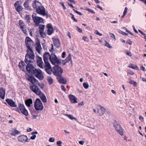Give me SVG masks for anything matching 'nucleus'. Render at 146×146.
Here are the masks:
<instances>
[{
    "label": "nucleus",
    "instance_id": "ddd939ff",
    "mask_svg": "<svg viewBox=\"0 0 146 146\" xmlns=\"http://www.w3.org/2000/svg\"><path fill=\"white\" fill-rule=\"evenodd\" d=\"M20 2L21 3V1H17L14 4V6L16 11L19 13L23 9L22 6L20 5L19 4Z\"/></svg>",
    "mask_w": 146,
    "mask_h": 146
},
{
    "label": "nucleus",
    "instance_id": "a878e982",
    "mask_svg": "<svg viewBox=\"0 0 146 146\" xmlns=\"http://www.w3.org/2000/svg\"><path fill=\"white\" fill-rule=\"evenodd\" d=\"M25 103L26 105L28 107L31 106V104L33 103V100L31 98L28 99L25 102Z\"/></svg>",
    "mask_w": 146,
    "mask_h": 146
},
{
    "label": "nucleus",
    "instance_id": "39448f33",
    "mask_svg": "<svg viewBox=\"0 0 146 146\" xmlns=\"http://www.w3.org/2000/svg\"><path fill=\"white\" fill-rule=\"evenodd\" d=\"M34 106L36 110L41 111L43 108L42 104L40 100L38 98L36 99L35 102Z\"/></svg>",
    "mask_w": 146,
    "mask_h": 146
},
{
    "label": "nucleus",
    "instance_id": "79ce46f5",
    "mask_svg": "<svg viewBox=\"0 0 146 146\" xmlns=\"http://www.w3.org/2000/svg\"><path fill=\"white\" fill-rule=\"evenodd\" d=\"M129 82L134 86H135L137 84V83L132 80H130Z\"/></svg>",
    "mask_w": 146,
    "mask_h": 146
},
{
    "label": "nucleus",
    "instance_id": "393cba45",
    "mask_svg": "<svg viewBox=\"0 0 146 146\" xmlns=\"http://www.w3.org/2000/svg\"><path fill=\"white\" fill-rule=\"evenodd\" d=\"M5 95V90L3 88H0V97L3 99H4Z\"/></svg>",
    "mask_w": 146,
    "mask_h": 146
},
{
    "label": "nucleus",
    "instance_id": "774afa93",
    "mask_svg": "<svg viewBox=\"0 0 146 146\" xmlns=\"http://www.w3.org/2000/svg\"><path fill=\"white\" fill-rule=\"evenodd\" d=\"M126 54L127 55L129 56H131L132 55L131 53L130 52H127Z\"/></svg>",
    "mask_w": 146,
    "mask_h": 146
},
{
    "label": "nucleus",
    "instance_id": "473e14b6",
    "mask_svg": "<svg viewBox=\"0 0 146 146\" xmlns=\"http://www.w3.org/2000/svg\"><path fill=\"white\" fill-rule=\"evenodd\" d=\"M10 106L12 107H17V105L12 99H10Z\"/></svg>",
    "mask_w": 146,
    "mask_h": 146
},
{
    "label": "nucleus",
    "instance_id": "e2e57ef3",
    "mask_svg": "<svg viewBox=\"0 0 146 146\" xmlns=\"http://www.w3.org/2000/svg\"><path fill=\"white\" fill-rule=\"evenodd\" d=\"M126 31L128 33H129L130 34H131V35H132L133 36H134V35L130 31H129L127 29L125 28Z\"/></svg>",
    "mask_w": 146,
    "mask_h": 146
},
{
    "label": "nucleus",
    "instance_id": "cd10ccee",
    "mask_svg": "<svg viewBox=\"0 0 146 146\" xmlns=\"http://www.w3.org/2000/svg\"><path fill=\"white\" fill-rule=\"evenodd\" d=\"M31 19V18L30 15H25V19L28 23H29L31 22L30 21Z\"/></svg>",
    "mask_w": 146,
    "mask_h": 146
},
{
    "label": "nucleus",
    "instance_id": "2f4dec72",
    "mask_svg": "<svg viewBox=\"0 0 146 146\" xmlns=\"http://www.w3.org/2000/svg\"><path fill=\"white\" fill-rule=\"evenodd\" d=\"M50 54L48 52H45L43 55V59L44 60H48L49 57H50Z\"/></svg>",
    "mask_w": 146,
    "mask_h": 146
},
{
    "label": "nucleus",
    "instance_id": "69168bd1",
    "mask_svg": "<svg viewBox=\"0 0 146 146\" xmlns=\"http://www.w3.org/2000/svg\"><path fill=\"white\" fill-rule=\"evenodd\" d=\"M47 27L48 28V29H50V28H53L50 24H48L47 25Z\"/></svg>",
    "mask_w": 146,
    "mask_h": 146
},
{
    "label": "nucleus",
    "instance_id": "c03bdc74",
    "mask_svg": "<svg viewBox=\"0 0 146 146\" xmlns=\"http://www.w3.org/2000/svg\"><path fill=\"white\" fill-rule=\"evenodd\" d=\"M106 44H105V46H106L109 48H111L112 47L111 46L108 42H107L106 41H105Z\"/></svg>",
    "mask_w": 146,
    "mask_h": 146
},
{
    "label": "nucleus",
    "instance_id": "de8ad7c7",
    "mask_svg": "<svg viewBox=\"0 0 146 146\" xmlns=\"http://www.w3.org/2000/svg\"><path fill=\"white\" fill-rule=\"evenodd\" d=\"M37 85H38L41 89H43L44 87V85L43 84H40L39 82V84Z\"/></svg>",
    "mask_w": 146,
    "mask_h": 146
},
{
    "label": "nucleus",
    "instance_id": "9b49d317",
    "mask_svg": "<svg viewBox=\"0 0 146 146\" xmlns=\"http://www.w3.org/2000/svg\"><path fill=\"white\" fill-rule=\"evenodd\" d=\"M30 88L32 91L37 95L40 94V93L41 92L40 89L36 85L30 86Z\"/></svg>",
    "mask_w": 146,
    "mask_h": 146
},
{
    "label": "nucleus",
    "instance_id": "49530a36",
    "mask_svg": "<svg viewBox=\"0 0 146 146\" xmlns=\"http://www.w3.org/2000/svg\"><path fill=\"white\" fill-rule=\"evenodd\" d=\"M119 33L122 34L123 35L127 36L128 35V34H127V33L123 32L120 30H119Z\"/></svg>",
    "mask_w": 146,
    "mask_h": 146
},
{
    "label": "nucleus",
    "instance_id": "bf43d9fd",
    "mask_svg": "<svg viewBox=\"0 0 146 146\" xmlns=\"http://www.w3.org/2000/svg\"><path fill=\"white\" fill-rule=\"evenodd\" d=\"M30 44H27L26 45L27 46V48L28 50L30 51H31V50H32V48L30 46Z\"/></svg>",
    "mask_w": 146,
    "mask_h": 146
},
{
    "label": "nucleus",
    "instance_id": "c756f323",
    "mask_svg": "<svg viewBox=\"0 0 146 146\" xmlns=\"http://www.w3.org/2000/svg\"><path fill=\"white\" fill-rule=\"evenodd\" d=\"M71 60V54H69L65 60L63 61L64 62V65L66 63L70 61Z\"/></svg>",
    "mask_w": 146,
    "mask_h": 146
},
{
    "label": "nucleus",
    "instance_id": "a211bd4d",
    "mask_svg": "<svg viewBox=\"0 0 146 146\" xmlns=\"http://www.w3.org/2000/svg\"><path fill=\"white\" fill-rule=\"evenodd\" d=\"M27 65L25 64V62L23 61H21L19 63V66L20 69L23 71H24L25 68H26V67Z\"/></svg>",
    "mask_w": 146,
    "mask_h": 146
},
{
    "label": "nucleus",
    "instance_id": "8fccbe9b",
    "mask_svg": "<svg viewBox=\"0 0 146 146\" xmlns=\"http://www.w3.org/2000/svg\"><path fill=\"white\" fill-rule=\"evenodd\" d=\"M73 10L74 11V12L76 13H77V14H79V15H83V14L82 13H80V12H79L78 11L74 9H73Z\"/></svg>",
    "mask_w": 146,
    "mask_h": 146
},
{
    "label": "nucleus",
    "instance_id": "13d9d810",
    "mask_svg": "<svg viewBox=\"0 0 146 146\" xmlns=\"http://www.w3.org/2000/svg\"><path fill=\"white\" fill-rule=\"evenodd\" d=\"M61 88L62 90L64 91L65 92L66 91V90L64 85H61Z\"/></svg>",
    "mask_w": 146,
    "mask_h": 146
},
{
    "label": "nucleus",
    "instance_id": "4468645a",
    "mask_svg": "<svg viewBox=\"0 0 146 146\" xmlns=\"http://www.w3.org/2000/svg\"><path fill=\"white\" fill-rule=\"evenodd\" d=\"M27 79L29 81L31 82L33 84V85H37V84H39L38 81L36 80L33 76L29 77V78H27Z\"/></svg>",
    "mask_w": 146,
    "mask_h": 146
},
{
    "label": "nucleus",
    "instance_id": "4d7b16f0",
    "mask_svg": "<svg viewBox=\"0 0 146 146\" xmlns=\"http://www.w3.org/2000/svg\"><path fill=\"white\" fill-rule=\"evenodd\" d=\"M128 74H129L130 75H133L134 74L133 72L131 70H129L128 72Z\"/></svg>",
    "mask_w": 146,
    "mask_h": 146
},
{
    "label": "nucleus",
    "instance_id": "423d86ee",
    "mask_svg": "<svg viewBox=\"0 0 146 146\" xmlns=\"http://www.w3.org/2000/svg\"><path fill=\"white\" fill-rule=\"evenodd\" d=\"M51 63L54 65H59L60 62L56 55L54 53L51 54L49 57Z\"/></svg>",
    "mask_w": 146,
    "mask_h": 146
},
{
    "label": "nucleus",
    "instance_id": "f257e3e1",
    "mask_svg": "<svg viewBox=\"0 0 146 146\" xmlns=\"http://www.w3.org/2000/svg\"><path fill=\"white\" fill-rule=\"evenodd\" d=\"M52 68V73L53 74L57 77L61 76L63 72V69L62 68L59 66V65H54Z\"/></svg>",
    "mask_w": 146,
    "mask_h": 146
},
{
    "label": "nucleus",
    "instance_id": "603ef678",
    "mask_svg": "<svg viewBox=\"0 0 146 146\" xmlns=\"http://www.w3.org/2000/svg\"><path fill=\"white\" fill-rule=\"evenodd\" d=\"M25 28V27H23V29H21L25 34H26L27 33V31L26 30Z\"/></svg>",
    "mask_w": 146,
    "mask_h": 146
},
{
    "label": "nucleus",
    "instance_id": "6e6552de",
    "mask_svg": "<svg viewBox=\"0 0 146 146\" xmlns=\"http://www.w3.org/2000/svg\"><path fill=\"white\" fill-rule=\"evenodd\" d=\"M33 75H34L39 80H42L44 78L43 74L40 70L36 69Z\"/></svg>",
    "mask_w": 146,
    "mask_h": 146
},
{
    "label": "nucleus",
    "instance_id": "6ab92c4d",
    "mask_svg": "<svg viewBox=\"0 0 146 146\" xmlns=\"http://www.w3.org/2000/svg\"><path fill=\"white\" fill-rule=\"evenodd\" d=\"M41 5V3L38 1L36 0H34L33 3L32 4V6L36 10L40 5Z\"/></svg>",
    "mask_w": 146,
    "mask_h": 146
},
{
    "label": "nucleus",
    "instance_id": "f03ea898",
    "mask_svg": "<svg viewBox=\"0 0 146 146\" xmlns=\"http://www.w3.org/2000/svg\"><path fill=\"white\" fill-rule=\"evenodd\" d=\"M113 126L115 130L121 135H123V129L119 123L116 120L113 122Z\"/></svg>",
    "mask_w": 146,
    "mask_h": 146
},
{
    "label": "nucleus",
    "instance_id": "5701e85b",
    "mask_svg": "<svg viewBox=\"0 0 146 146\" xmlns=\"http://www.w3.org/2000/svg\"><path fill=\"white\" fill-rule=\"evenodd\" d=\"M40 94H38V95L40 97L42 101L43 102L46 103L47 102V99L46 97L43 93L42 92L40 93Z\"/></svg>",
    "mask_w": 146,
    "mask_h": 146
},
{
    "label": "nucleus",
    "instance_id": "1a4fd4ad",
    "mask_svg": "<svg viewBox=\"0 0 146 146\" xmlns=\"http://www.w3.org/2000/svg\"><path fill=\"white\" fill-rule=\"evenodd\" d=\"M17 139L19 141L22 143H25L26 142H29L30 140V139H28L27 136L25 135L19 136Z\"/></svg>",
    "mask_w": 146,
    "mask_h": 146
},
{
    "label": "nucleus",
    "instance_id": "e433bc0d",
    "mask_svg": "<svg viewBox=\"0 0 146 146\" xmlns=\"http://www.w3.org/2000/svg\"><path fill=\"white\" fill-rule=\"evenodd\" d=\"M129 67L133 69L137 70H139V68L136 65L133 64H131L130 65Z\"/></svg>",
    "mask_w": 146,
    "mask_h": 146
},
{
    "label": "nucleus",
    "instance_id": "ea45409f",
    "mask_svg": "<svg viewBox=\"0 0 146 146\" xmlns=\"http://www.w3.org/2000/svg\"><path fill=\"white\" fill-rule=\"evenodd\" d=\"M53 28H50V29H47V34L48 35H51L53 33Z\"/></svg>",
    "mask_w": 146,
    "mask_h": 146
},
{
    "label": "nucleus",
    "instance_id": "c85d7f7f",
    "mask_svg": "<svg viewBox=\"0 0 146 146\" xmlns=\"http://www.w3.org/2000/svg\"><path fill=\"white\" fill-rule=\"evenodd\" d=\"M32 41V40L29 37L27 36L26 38L25 42L26 45L30 44Z\"/></svg>",
    "mask_w": 146,
    "mask_h": 146
},
{
    "label": "nucleus",
    "instance_id": "2eb2a0df",
    "mask_svg": "<svg viewBox=\"0 0 146 146\" xmlns=\"http://www.w3.org/2000/svg\"><path fill=\"white\" fill-rule=\"evenodd\" d=\"M36 48V51L39 53L40 54L42 48L40 44V41L38 40L35 44Z\"/></svg>",
    "mask_w": 146,
    "mask_h": 146
},
{
    "label": "nucleus",
    "instance_id": "f704fd0d",
    "mask_svg": "<svg viewBox=\"0 0 146 146\" xmlns=\"http://www.w3.org/2000/svg\"><path fill=\"white\" fill-rule=\"evenodd\" d=\"M19 24L21 29H23V27H25L23 21L20 20L19 21Z\"/></svg>",
    "mask_w": 146,
    "mask_h": 146
},
{
    "label": "nucleus",
    "instance_id": "7c9ffc66",
    "mask_svg": "<svg viewBox=\"0 0 146 146\" xmlns=\"http://www.w3.org/2000/svg\"><path fill=\"white\" fill-rule=\"evenodd\" d=\"M29 2V0H27L24 4V6L26 9L31 10V7L29 5L28 3Z\"/></svg>",
    "mask_w": 146,
    "mask_h": 146
},
{
    "label": "nucleus",
    "instance_id": "6e6d98bb",
    "mask_svg": "<svg viewBox=\"0 0 146 146\" xmlns=\"http://www.w3.org/2000/svg\"><path fill=\"white\" fill-rule=\"evenodd\" d=\"M110 37H112V38H113L115 40L116 39L115 36L114 35L111 33H110Z\"/></svg>",
    "mask_w": 146,
    "mask_h": 146
},
{
    "label": "nucleus",
    "instance_id": "4c0bfd02",
    "mask_svg": "<svg viewBox=\"0 0 146 146\" xmlns=\"http://www.w3.org/2000/svg\"><path fill=\"white\" fill-rule=\"evenodd\" d=\"M47 80L48 82L50 84H52L53 80L52 78L51 77H48Z\"/></svg>",
    "mask_w": 146,
    "mask_h": 146
},
{
    "label": "nucleus",
    "instance_id": "f8f14e48",
    "mask_svg": "<svg viewBox=\"0 0 146 146\" xmlns=\"http://www.w3.org/2000/svg\"><path fill=\"white\" fill-rule=\"evenodd\" d=\"M36 10L37 13L44 16L46 15L45 8L43 6L40 5Z\"/></svg>",
    "mask_w": 146,
    "mask_h": 146
},
{
    "label": "nucleus",
    "instance_id": "b1692460",
    "mask_svg": "<svg viewBox=\"0 0 146 146\" xmlns=\"http://www.w3.org/2000/svg\"><path fill=\"white\" fill-rule=\"evenodd\" d=\"M20 132L16 129H13V130L11 131L10 134L12 136H15L17 135H19Z\"/></svg>",
    "mask_w": 146,
    "mask_h": 146
},
{
    "label": "nucleus",
    "instance_id": "a19ab883",
    "mask_svg": "<svg viewBox=\"0 0 146 146\" xmlns=\"http://www.w3.org/2000/svg\"><path fill=\"white\" fill-rule=\"evenodd\" d=\"M39 32L43 31L44 27V25H39Z\"/></svg>",
    "mask_w": 146,
    "mask_h": 146
},
{
    "label": "nucleus",
    "instance_id": "338daca9",
    "mask_svg": "<svg viewBox=\"0 0 146 146\" xmlns=\"http://www.w3.org/2000/svg\"><path fill=\"white\" fill-rule=\"evenodd\" d=\"M51 45L52 46L51 49L50 50H49L50 52H52L54 51V47H53V44H51Z\"/></svg>",
    "mask_w": 146,
    "mask_h": 146
},
{
    "label": "nucleus",
    "instance_id": "dca6fc26",
    "mask_svg": "<svg viewBox=\"0 0 146 146\" xmlns=\"http://www.w3.org/2000/svg\"><path fill=\"white\" fill-rule=\"evenodd\" d=\"M98 106L99 108L100 107V109L97 111V113H99L100 115L102 116L105 113L106 111L105 109L103 106L100 105H99Z\"/></svg>",
    "mask_w": 146,
    "mask_h": 146
},
{
    "label": "nucleus",
    "instance_id": "7ed1b4c3",
    "mask_svg": "<svg viewBox=\"0 0 146 146\" xmlns=\"http://www.w3.org/2000/svg\"><path fill=\"white\" fill-rule=\"evenodd\" d=\"M37 14L34 13L32 16L33 20L36 26H39L40 23H44V19L41 17L36 16Z\"/></svg>",
    "mask_w": 146,
    "mask_h": 146
},
{
    "label": "nucleus",
    "instance_id": "a18cd8bd",
    "mask_svg": "<svg viewBox=\"0 0 146 146\" xmlns=\"http://www.w3.org/2000/svg\"><path fill=\"white\" fill-rule=\"evenodd\" d=\"M39 32L40 34L42 37L44 38L45 37L46 35L45 33H44V31Z\"/></svg>",
    "mask_w": 146,
    "mask_h": 146
},
{
    "label": "nucleus",
    "instance_id": "864d4df0",
    "mask_svg": "<svg viewBox=\"0 0 146 146\" xmlns=\"http://www.w3.org/2000/svg\"><path fill=\"white\" fill-rule=\"evenodd\" d=\"M82 39L83 40H84L85 41L88 42V38L86 36H84L82 38Z\"/></svg>",
    "mask_w": 146,
    "mask_h": 146
},
{
    "label": "nucleus",
    "instance_id": "0eeeda50",
    "mask_svg": "<svg viewBox=\"0 0 146 146\" xmlns=\"http://www.w3.org/2000/svg\"><path fill=\"white\" fill-rule=\"evenodd\" d=\"M27 53L25 55V62L27 64V65L29 64H31L35 62L34 60V58H31V57L29 55L28 53L29 51L28 50L27 51Z\"/></svg>",
    "mask_w": 146,
    "mask_h": 146
},
{
    "label": "nucleus",
    "instance_id": "aec40b11",
    "mask_svg": "<svg viewBox=\"0 0 146 146\" xmlns=\"http://www.w3.org/2000/svg\"><path fill=\"white\" fill-rule=\"evenodd\" d=\"M68 98L70 100L72 103H76L77 102V98L73 95L70 94L68 95Z\"/></svg>",
    "mask_w": 146,
    "mask_h": 146
},
{
    "label": "nucleus",
    "instance_id": "9d476101",
    "mask_svg": "<svg viewBox=\"0 0 146 146\" xmlns=\"http://www.w3.org/2000/svg\"><path fill=\"white\" fill-rule=\"evenodd\" d=\"M36 69L34 67L33 64H29L26 67V70L30 74H33Z\"/></svg>",
    "mask_w": 146,
    "mask_h": 146
},
{
    "label": "nucleus",
    "instance_id": "09e8293b",
    "mask_svg": "<svg viewBox=\"0 0 146 146\" xmlns=\"http://www.w3.org/2000/svg\"><path fill=\"white\" fill-rule=\"evenodd\" d=\"M126 43L127 44H129L130 45H131V44H132V42L131 40L130 39H128L127 40V41L126 42Z\"/></svg>",
    "mask_w": 146,
    "mask_h": 146
},
{
    "label": "nucleus",
    "instance_id": "37998d69",
    "mask_svg": "<svg viewBox=\"0 0 146 146\" xmlns=\"http://www.w3.org/2000/svg\"><path fill=\"white\" fill-rule=\"evenodd\" d=\"M83 86L84 88L86 89H88L89 87V85L87 83H84L83 84Z\"/></svg>",
    "mask_w": 146,
    "mask_h": 146
},
{
    "label": "nucleus",
    "instance_id": "0e129e2a",
    "mask_svg": "<svg viewBox=\"0 0 146 146\" xmlns=\"http://www.w3.org/2000/svg\"><path fill=\"white\" fill-rule=\"evenodd\" d=\"M71 18L74 21L76 22H77L78 21L77 20L74 18V15H73L72 16Z\"/></svg>",
    "mask_w": 146,
    "mask_h": 146
},
{
    "label": "nucleus",
    "instance_id": "4be33fe9",
    "mask_svg": "<svg viewBox=\"0 0 146 146\" xmlns=\"http://www.w3.org/2000/svg\"><path fill=\"white\" fill-rule=\"evenodd\" d=\"M37 63L38 66L41 68H43V63L42 61V58L39 57L37 60Z\"/></svg>",
    "mask_w": 146,
    "mask_h": 146
},
{
    "label": "nucleus",
    "instance_id": "f3484780",
    "mask_svg": "<svg viewBox=\"0 0 146 146\" xmlns=\"http://www.w3.org/2000/svg\"><path fill=\"white\" fill-rule=\"evenodd\" d=\"M57 79L60 83L64 84L67 83V81L66 78H63L62 76L57 77Z\"/></svg>",
    "mask_w": 146,
    "mask_h": 146
},
{
    "label": "nucleus",
    "instance_id": "680f3d73",
    "mask_svg": "<svg viewBox=\"0 0 146 146\" xmlns=\"http://www.w3.org/2000/svg\"><path fill=\"white\" fill-rule=\"evenodd\" d=\"M42 44L43 45V48L44 50H46V49L47 48L46 47V43L45 42L43 43Z\"/></svg>",
    "mask_w": 146,
    "mask_h": 146
},
{
    "label": "nucleus",
    "instance_id": "bb28decb",
    "mask_svg": "<svg viewBox=\"0 0 146 146\" xmlns=\"http://www.w3.org/2000/svg\"><path fill=\"white\" fill-rule=\"evenodd\" d=\"M45 70L47 73L49 74H51L52 72V69L51 66L45 67Z\"/></svg>",
    "mask_w": 146,
    "mask_h": 146
},
{
    "label": "nucleus",
    "instance_id": "c9c22d12",
    "mask_svg": "<svg viewBox=\"0 0 146 146\" xmlns=\"http://www.w3.org/2000/svg\"><path fill=\"white\" fill-rule=\"evenodd\" d=\"M29 51V52L28 53L29 55L31 57V58H35V54L34 53L33 50H31V51H29Z\"/></svg>",
    "mask_w": 146,
    "mask_h": 146
},
{
    "label": "nucleus",
    "instance_id": "20e7f679",
    "mask_svg": "<svg viewBox=\"0 0 146 146\" xmlns=\"http://www.w3.org/2000/svg\"><path fill=\"white\" fill-rule=\"evenodd\" d=\"M15 110L19 113H22L26 116H27L28 114L27 111L23 104H20L18 107Z\"/></svg>",
    "mask_w": 146,
    "mask_h": 146
},
{
    "label": "nucleus",
    "instance_id": "72a5a7b5",
    "mask_svg": "<svg viewBox=\"0 0 146 146\" xmlns=\"http://www.w3.org/2000/svg\"><path fill=\"white\" fill-rule=\"evenodd\" d=\"M44 64H43V67H46L51 66L48 60H44Z\"/></svg>",
    "mask_w": 146,
    "mask_h": 146
},
{
    "label": "nucleus",
    "instance_id": "58836bf2",
    "mask_svg": "<svg viewBox=\"0 0 146 146\" xmlns=\"http://www.w3.org/2000/svg\"><path fill=\"white\" fill-rule=\"evenodd\" d=\"M65 115H66V116H67L68 117H69V118H70V119H72V120H73V119H74L75 120H77V119L73 117V116L71 115H69V114H65Z\"/></svg>",
    "mask_w": 146,
    "mask_h": 146
},
{
    "label": "nucleus",
    "instance_id": "412c9836",
    "mask_svg": "<svg viewBox=\"0 0 146 146\" xmlns=\"http://www.w3.org/2000/svg\"><path fill=\"white\" fill-rule=\"evenodd\" d=\"M53 41L55 46H56L57 48H58L60 47V42L58 39L57 38H53Z\"/></svg>",
    "mask_w": 146,
    "mask_h": 146
},
{
    "label": "nucleus",
    "instance_id": "5fc2aeb1",
    "mask_svg": "<svg viewBox=\"0 0 146 146\" xmlns=\"http://www.w3.org/2000/svg\"><path fill=\"white\" fill-rule=\"evenodd\" d=\"M49 141L50 142H53L54 141L55 139L54 138L51 137L49 139Z\"/></svg>",
    "mask_w": 146,
    "mask_h": 146
},
{
    "label": "nucleus",
    "instance_id": "3c124183",
    "mask_svg": "<svg viewBox=\"0 0 146 146\" xmlns=\"http://www.w3.org/2000/svg\"><path fill=\"white\" fill-rule=\"evenodd\" d=\"M62 144V142L60 141H58L56 143V144L57 146H62L61 144Z\"/></svg>",
    "mask_w": 146,
    "mask_h": 146
},
{
    "label": "nucleus",
    "instance_id": "052dcab7",
    "mask_svg": "<svg viewBox=\"0 0 146 146\" xmlns=\"http://www.w3.org/2000/svg\"><path fill=\"white\" fill-rule=\"evenodd\" d=\"M95 33L97 35H98L100 36H101L102 34L99 33L97 30H96L95 32Z\"/></svg>",
    "mask_w": 146,
    "mask_h": 146
}]
</instances>
